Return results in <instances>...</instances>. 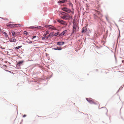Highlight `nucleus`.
<instances>
[{"instance_id": "bb28decb", "label": "nucleus", "mask_w": 124, "mask_h": 124, "mask_svg": "<svg viewBox=\"0 0 124 124\" xmlns=\"http://www.w3.org/2000/svg\"><path fill=\"white\" fill-rule=\"evenodd\" d=\"M62 48L61 47H57V50H61L62 49Z\"/></svg>"}, {"instance_id": "f8f14e48", "label": "nucleus", "mask_w": 124, "mask_h": 124, "mask_svg": "<svg viewBox=\"0 0 124 124\" xmlns=\"http://www.w3.org/2000/svg\"><path fill=\"white\" fill-rule=\"evenodd\" d=\"M87 31L86 28L85 27H83L82 28V32L85 33Z\"/></svg>"}, {"instance_id": "9d476101", "label": "nucleus", "mask_w": 124, "mask_h": 124, "mask_svg": "<svg viewBox=\"0 0 124 124\" xmlns=\"http://www.w3.org/2000/svg\"><path fill=\"white\" fill-rule=\"evenodd\" d=\"M30 28L32 29H36L38 28V26H31L30 27Z\"/></svg>"}, {"instance_id": "39448f33", "label": "nucleus", "mask_w": 124, "mask_h": 124, "mask_svg": "<svg viewBox=\"0 0 124 124\" xmlns=\"http://www.w3.org/2000/svg\"><path fill=\"white\" fill-rule=\"evenodd\" d=\"M62 9L63 11L68 13H69L71 12V10L70 9L68 8H62Z\"/></svg>"}, {"instance_id": "ddd939ff", "label": "nucleus", "mask_w": 124, "mask_h": 124, "mask_svg": "<svg viewBox=\"0 0 124 124\" xmlns=\"http://www.w3.org/2000/svg\"><path fill=\"white\" fill-rule=\"evenodd\" d=\"M11 33H12V36L15 37L16 36V35L15 34L16 32H15L13 31H11Z\"/></svg>"}, {"instance_id": "6ab92c4d", "label": "nucleus", "mask_w": 124, "mask_h": 124, "mask_svg": "<svg viewBox=\"0 0 124 124\" xmlns=\"http://www.w3.org/2000/svg\"><path fill=\"white\" fill-rule=\"evenodd\" d=\"M53 34H54L53 32H51V33H50L48 35V37H51L53 35Z\"/></svg>"}, {"instance_id": "9b49d317", "label": "nucleus", "mask_w": 124, "mask_h": 124, "mask_svg": "<svg viewBox=\"0 0 124 124\" xmlns=\"http://www.w3.org/2000/svg\"><path fill=\"white\" fill-rule=\"evenodd\" d=\"M64 43L63 42H57V45H63Z\"/></svg>"}, {"instance_id": "f3484780", "label": "nucleus", "mask_w": 124, "mask_h": 124, "mask_svg": "<svg viewBox=\"0 0 124 124\" xmlns=\"http://www.w3.org/2000/svg\"><path fill=\"white\" fill-rule=\"evenodd\" d=\"M23 62V61H19L17 63V66H18L20 64H22Z\"/></svg>"}, {"instance_id": "e433bc0d", "label": "nucleus", "mask_w": 124, "mask_h": 124, "mask_svg": "<svg viewBox=\"0 0 124 124\" xmlns=\"http://www.w3.org/2000/svg\"><path fill=\"white\" fill-rule=\"evenodd\" d=\"M9 23H11V22H9Z\"/></svg>"}, {"instance_id": "c9c22d12", "label": "nucleus", "mask_w": 124, "mask_h": 124, "mask_svg": "<svg viewBox=\"0 0 124 124\" xmlns=\"http://www.w3.org/2000/svg\"><path fill=\"white\" fill-rule=\"evenodd\" d=\"M106 19H107V20H108V18H107V17H106Z\"/></svg>"}, {"instance_id": "6e6552de", "label": "nucleus", "mask_w": 124, "mask_h": 124, "mask_svg": "<svg viewBox=\"0 0 124 124\" xmlns=\"http://www.w3.org/2000/svg\"><path fill=\"white\" fill-rule=\"evenodd\" d=\"M2 33L5 35L4 36H5L6 39L8 38V35L7 34V33L6 32L3 31H2Z\"/></svg>"}, {"instance_id": "5701e85b", "label": "nucleus", "mask_w": 124, "mask_h": 124, "mask_svg": "<svg viewBox=\"0 0 124 124\" xmlns=\"http://www.w3.org/2000/svg\"><path fill=\"white\" fill-rule=\"evenodd\" d=\"M49 33V32L48 31H47L46 32V34H44V35H45V36H46V35L48 34Z\"/></svg>"}, {"instance_id": "2f4dec72", "label": "nucleus", "mask_w": 124, "mask_h": 124, "mask_svg": "<svg viewBox=\"0 0 124 124\" xmlns=\"http://www.w3.org/2000/svg\"><path fill=\"white\" fill-rule=\"evenodd\" d=\"M64 14H66V13H65V12H62V15H64Z\"/></svg>"}, {"instance_id": "a211bd4d", "label": "nucleus", "mask_w": 124, "mask_h": 124, "mask_svg": "<svg viewBox=\"0 0 124 124\" xmlns=\"http://www.w3.org/2000/svg\"><path fill=\"white\" fill-rule=\"evenodd\" d=\"M70 16L69 15L66 16L65 19H70Z\"/></svg>"}, {"instance_id": "412c9836", "label": "nucleus", "mask_w": 124, "mask_h": 124, "mask_svg": "<svg viewBox=\"0 0 124 124\" xmlns=\"http://www.w3.org/2000/svg\"><path fill=\"white\" fill-rule=\"evenodd\" d=\"M59 34V32H57L56 33H55L53 35L54 36H56L58 35Z\"/></svg>"}, {"instance_id": "7c9ffc66", "label": "nucleus", "mask_w": 124, "mask_h": 124, "mask_svg": "<svg viewBox=\"0 0 124 124\" xmlns=\"http://www.w3.org/2000/svg\"><path fill=\"white\" fill-rule=\"evenodd\" d=\"M53 49L55 50H57V48H53Z\"/></svg>"}, {"instance_id": "c756f323", "label": "nucleus", "mask_w": 124, "mask_h": 124, "mask_svg": "<svg viewBox=\"0 0 124 124\" xmlns=\"http://www.w3.org/2000/svg\"><path fill=\"white\" fill-rule=\"evenodd\" d=\"M26 115H24L23 116V117H26Z\"/></svg>"}, {"instance_id": "b1692460", "label": "nucleus", "mask_w": 124, "mask_h": 124, "mask_svg": "<svg viewBox=\"0 0 124 124\" xmlns=\"http://www.w3.org/2000/svg\"><path fill=\"white\" fill-rule=\"evenodd\" d=\"M61 17L63 19H65L66 16H61Z\"/></svg>"}, {"instance_id": "c85d7f7f", "label": "nucleus", "mask_w": 124, "mask_h": 124, "mask_svg": "<svg viewBox=\"0 0 124 124\" xmlns=\"http://www.w3.org/2000/svg\"><path fill=\"white\" fill-rule=\"evenodd\" d=\"M27 42L28 43H32V41H30V42H28L27 41Z\"/></svg>"}, {"instance_id": "4c0bfd02", "label": "nucleus", "mask_w": 124, "mask_h": 124, "mask_svg": "<svg viewBox=\"0 0 124 124\" xmlns=\"http://www.w3.org/2000/svg\"><path fill=\"white\" fill-rule=\"evenodd\" d=\"M37 116H39L38 115H37Z\"/></svg>"}, {"instance_id": "423d86ee", "label": "nucleus", "mask_w": 124, "mask_h": 124, "mask_svg": "<svg viewBox=\"0 0 124 124\" xmlns=\"http://www.w3.org/2000/svg\"><path fill=\"white\" fill-rule=\"evenodd\" d=\"M16 39L15 37H12L9 39V41L11 42H15L16 41Z\"/></svg>"}, {"instance_id": "f704fd0d", "label": "nucleus", "mask_w": 124, "mask_h": 124, "mask_svg": "<svg viewBox=\"0 0 124 124\" xmlns=\"http://www.w3.org/2000/svg\"><path fill=\"white\" fill-rule=\"evenodd\" d=\"M5 20H8V19L7 18H5Z\"/></svg>"}, {"instance_id": "473e14b6", "label": "nucleus", "mask_w": 124, "mask_h": 124, "mask_svg": "<svg viewBox=\"0 0 124 124\" xmlns=\"http://www.w3.org/2000/svg\"><path fill=\"white\" fill-rule=\"evenodd\" d=\"M2 30L0 28V32H2Z\"/></svg>"}, {"instance_id": "1a4fd4ad", "label": "nucleus", "mask_w": 124, "mask_h": 124, "mask_svg": "<svg viewBox=\"0 0 124 124\" xmlns=\"http://www.w3.org/2000/svg\"><path fill=\"white\" fill-rule=\"evenodd\" d=\"M44 37H42V40H47L48 38V36H45V35H44Z\"/></svg>"}, {"instance_id": "72a5a7b5", "label": "nucleus", "mask_w": 124, "mask_h": 124, "mask_svg": "<svg viewBox=\"0 0 124 124\" xmlns=\"http://www.w3.org/2000/svg\"><path fill=\"white\" fill-rule=\"evenodd\" d=\"M94 17L95 18L97 17V16L95 15H94Z\"/></svg>"}, {"instance_id": "a878e982", "label": "nucleus", "mask_w": 124, "mask_h": 124, "mask_svg": "<svg viewBox=\"0 0 124 124\" xmlns=\"http://www.w3.org/2000/svg\"><path fill=\"white\" fill-rule=\"evenodd\" d=\"M23 33L26 35H27L28 34V33L26 31H24L23 32Z\"/></svg>"}, {"instance_id": "393cba45", "label": "nucleus", "mask_w": 124, "mask_h": 124, "mask_svg": "<svg viewBox=\"0 0 124 124\" xmlns=\"http://www.w3.org/2000/svg\"><path fill=\"white\" fill-rule=\"evenodd\" d=\"M62 21V20H60V19H59L57 21L59 23H61Z\"/></svg>"}, {"instance_id": "aec40b11", "label": "nucleus", "mask_w": 124, "mask_h": 124, "mask_svg": "<svg viewBox=\"0 0 124 124\" xmlns=\"http://www.w3.org/2000/svg\"><path fill=\"white\" fill-rule=\"evenodd\" d=\"M22 46H17V47H16L15 48V49H18L20 48L21 47H22Z\"/></svg>"}, {"instance_id": "cd10ccee", "label": "nucleus", "mask_w": 124, "mask_h": 124, "mask_svg": "<svg viewBox=\"0 0 124 124\" xmlns=\"http://www.w3.org/2000/svg\"><path fill=\"white\" fill-rule=\"evenodd\" d=\"M17 34L18 35H20V32H17Z\"/></svg>"}, {"instance_id": "f257e3e1", "label": "nucleus", "mask_w": 124, "mask_h": 124, "mask_svg": "<svg viewBox=\"0 0 124 124\" xmlns=\"http://www.w3.org/2000/svg\"><path fill=\"white\" fill-rule=\"evenodd\" d=\"M73 30L71 34L72 35H73L76 33V29L77 28V25L75 22H73Z\"/></svg>"}, {"instance_id": "20e7f679", "label": "nucleus", "mask_w": 124, "mask_h": 124, "mask_svg": "<svg viewBox=\"0 0 124 124\" xmlns=\"http://www.w3.org/2000/svg\"><path fill=\"white\" fill-rule=\"evenodd\" d=\"M11 28L13 27H19L21 26V25L20 24H12L11 25Z\"/></svg>"}, {"instance_id": "4468645a", "label": "nucleus", "mask_w": 124, "mask_h": 124, "mask_svg": "<svg viewBox=\"0 0 124 124\" xmlns=\"http://www.w3.org/2000/svg\"><path fill=\"white\" fill-rule=\"evenodd\" d=\"M61 24L65 26H66L67 25V23L66 22L63 20H62V23Z\"/></svg>"}, {"instance_id": "7ed1b4c3", "label": "nucleus", "mask_w": 124, "mask_h": 124, "mask_svg": "<svg viewBox=\"0 0 124 124\" xmlns=\"http://www.w3.org/2000/svg\"><path fill=\"white\" fill-rule=\"evenodd\" d=\"M47 28L49 29H52L54 30H57L56 27H54L50 25H48L47 26Z\"/></svg>"}, {"instance_id": "4be33fe9", "label": "nucleus", "mask_w": 124, "mask_h": 124, "mask_svg": "<svg viewBox=\"0 0 124 124\" xmlns=\"http://www.w3.org/2000/svg\"><path fill=\"white\" fill-rule=\"evenodd\" d=\"M11 25H12V24H6V25L8 27H9L11 28Z\"/></svg>"}, {"instance_id": "f03ea898", "label": "nucleus", "mask_w": 124, "mask_h": 124, "mask_svg": "<svg viewBox=\"0 0 124 124\" xmlns=\"http://www.w3.org/2000/svg\"><path fill=\"white\" fill-rule=\"evenodd\" d=\"M86 100L90 103L91 104H96V103L94 101V100L91 98L88 99L86 98Z\"/></svg>"}, {"instance_id": "0eeeda50", "label": "nucleus", "mask_w": 124, "mask_h": 124, "mask_svg": "<svg viewBox=\"0 0 124 124\" xmlns=\"http://www.w3.org/2000/svg\"><path fill=\"white\" fill-rule=\"evenodd\" d=\"M67 31L65 30L62 32L61 33L59 34V36H62L64 35L67 32Z\"/></svg>"}, {"instance_id": "dca6fc26", "label": "nucleus", "mask_w": 124, "mask_h": 124, "mask_svg": "<svg viewBox=\"0 0 124 124\" xmlns=\"http://www.w3.org/2000/svg\"><path fill=\"white\" fill-rule=\"evenodd\" d=\"M65 0H62L61 1H59L58 2V3H64L65 1Z\"/></svg>"}, {"instance_id": "2eb2a0df", "label": "nucleus", "mask_w": 124, "mask_h": 124, "mask_svg": "<svg viewBox=\"0 0 124 124\" xmlns=\"http://www.w3.org/2000/svg\"><path fill=\"white\" fill-rule=\"evenodd\" d=\"M37 38V39H34V41H36L37 40H38V36H33V37L32 39H34L35 38Z\"/></svg>"}]
</instances>
